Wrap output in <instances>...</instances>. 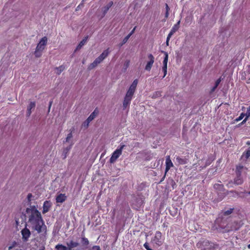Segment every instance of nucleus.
<instances>
[{
    "mask_svg": "<svg viewBox=\"0 0 250 250\" xmlns=\"http://www.w3.org/2000/svg\"><path fill=\"white\" fill-rule=\"evenodd\" d=\"M134 92L135 90L129 88L128 91L126 92L125 97L132 99Z\"/></svg>",
    "mask_w": 250,
    "mask_h": 250,
    "instance_id": "nucleus-19",
    "label": "nucleus"
},
{
    "mask_svg": "<svg viewBox=\"0 0 250 250\" xmlns=\"http://www.w3.org/2000/svg\"><path fill=\"white\" fill-rule=\"evenodd\" d=\"M247 144H248V145H250V142H247Z\"/></svg>",
    "mask_w": 250,
    "mask_h": 250,
    "instance_id": "nucleus-51",
    "label": "nucleus"
},
{
    "mask_svg": "<svg viewBox=\"0 0 250 250\" xmlns=\"http://www.w3.org/2000/svg\"><path fill=\"white\" fill-rule=\"evenodd\" d=\"M217 87V86H216L215 85H214L211 89V92H213L215 89Z\"/></svg>",
    "mask_w": 250,
    "mask_h": 250,
    "instance_id": "nucleus-42",
    "label": "nucleus"
},
{
    "mask_svg": "<svg viewBox=\"0 0 250 250\" xmlns=\"http://www.w3.org/2000/svg\"><path fill=\"white\" fill-rule=\"evenodd\" d=\"M144 246L147 250H152L151 249L149 248L148 244L147 243H145Z\"/></svg>",
    "mask_w": 250,
    "mask_h": 250,
    "instance_id": "nucleus-37",
    "label": "nucleus"
},
{
    "mask_svg": "<svg viewBox=\"0 0 250 250\" xmlns=\"http://www.w3.org/2000/svg\"><path fill=\"white\" fill-rule=\"evenodd\" d=\"M129 61H126L125 62V66L126 67H127L129 65Z\"/></svg>",
    "mask_w": 250,
    "mask_h": 250,
    "instance_id": "nucleus-41",
    "label": "nucleus"
},
{
    "mask_svg": "<svg viewBox=\"0 0 250 250\" xmlns=\"http://www.w3.org/2000/svg\"><path fill=\"white\" fill-rule=\"evenodd\" d=\"M164 54L165 57L163 62V66L162 67V71L164 72V76L163 78H164L167 74V65L168 62V54L166 52H164Z\"/></svg>",
    "mask_w": 250,
    "mask_h": 250,
    "instance_id": "nucleus-7",
    "label": "nucleus"
},
{
    "mask_svg": "<svg viewBox=\"0 0 250 250\" xmlns=\"http://www.w3.org/2000/svg\"><path fill=\"white\" fill-rule=\"evenodd\" d=\"M248 248L249 249H250V244L248 245Z\"/></svg>",
    "mask_w": 250,
    "mask_h": 250,
    "instance_id": "nucleus-50",
    "label": "nucleus"
},
{
    "mask_svg": "<svg viewBox=\"0 0 250 250\" xmlns=\"http://www.w3.org/2000/svg\"><path fill=\"white\" fill-rule=\"evenodd\" d=\"M109 53V48L104 50L103 52L98 57V58L103 62L108 55Z\"/></svg>",
    "mask_w": 250,
    "mask_h": 250,
    "instance_id": "nucleus-15",
    "label": "nucleus"
},
{
    "mask_svg": "<svg viewBox=\"0 0 250 250\" xmlns=\"http://www.w3.org/2000/svg\"><path fill=\"white\" fill-rule=\"evenodd\" d=\"M73 145V143H71L70 146L68 147H67L64 149L63 153H64V158H65L67 155V152L70 150L71 148V146Z\"/></svg>",
    "mask_w": 250,
    "mask_h": 250,
    "instance_id": "nucleus-26",
    "label": "nucleus"
},
{
    "mask_svg": "<svg viewBox=\"0 0 250 250\" xmlns=\"http://www.w3.org/2000/svg\"><path fill=\"white\" fill-rule=\"evenodd\" d=\"M72 132L69 133L66 138L65 142L67 143H69L70 140L72 138Z\"/></svg>",
    "mask_w": 250,
    "mask_h": 250,
    "instance_id": "nucleus-31",
    "label": "nucleus"
},
{
    "mask_svg": "<svg viewBox=\"0 0 250 250\" xmlns=\"http://www.w3.org/2000/svg\"><path fill=\"white\" fill-rule=\"evenodd\" d=\"M83 244L86 245H88L89 243L88 239L85 238H83Z\"/></svg>",
    "mask_w": 250,
    "mask_h": 250,
    "instance_id": "nucleus-35",
    "label": "nucleus"
},
{
    "mask_svg": "<svg viewBox=\"0 0 250 250\" xmlns=\"http://www.w3.org/2000/svg\"><path fill=\"white\" fill-rule=\"evenodd\" d=\"M249 80L250 81V79H249Z\"/></svg>",
    "mask_w": 250,
    "mask_h": 250,
    "instance_id": "nucleus-55",
    "label": "nucleus"
},
{
    "mask_svg": "<svg viewBox=\"0 0 250 250\" xmlns=\"http://www.w3.org/2000/svg\"><path fill=\"white\" fill-rule=\"evenodd\" d=\"M66 199V196L65 194L60 193L58 194L56 198V202L58 203H62Z\"/></svg>",
    "mask_w": 250,
    "mask_h": 250,
    "instance_id": "nucleus-13",
    "label": "nucleus"
},
{
    "mask_svg": "<svg viewBox=\"0 0 250 250\" xmlns=\"http://www.w3.org/2000/svg\"><path fill=\"white\" fill-rule=\"evenodd\" d=\"M232 212V209H229L226 211L224 212V214L225 215H228L230 214H231Z\"/></svg>",
    "mask_w": 250,
    "mask_h": 250,
    "instance_id": "nucleus-34",
    "label": "nucleus"
},
{
    "mask_svg": "<svg viewBox=\"0 0 250 250\" xmlns=\"http://www.w3.org/2000/svg\"><path fill=\"white\" fill-rule=\"evenodd\" d=\"M176 160L178 165H184L187 163V161L185 159H183L179 156L176 158Z\"/></svg>",
    "mask_w": 250,
    "mask_h": 250,
    "instance_id": "nucleus-21",
    "label": "nucleus"
},
{
    "mask_svg": "<svg viewBox=\"0 0 250 250\" xmlns=\"http://www.w3.org/2000/svg\"><path fill=\"white\" fill-rule=\"evenodd\" d=\"M136 27H135L133 29V30L130 32V33L123 39L122 43H121V44L120 45V46H122L125 43L127 42L130 37L134 33L136 29Z\"/></svg>",
    "mask_w": 250,
    "mask_h": 250,
    "instance_id": "nucleus-17",
    "label": "nucleus"
},
{
    "mask_svg": "<svg viewBox=\"0 0 250 250\" xmlns=\"http://www.w3.org/2000/svg\"><path fill=\"white\" fill-rule=\"evenodd\" d=\"M131 99L125 97L123 102V107L125 108H126L130 104Z\"/></svg>",
    "mask_w": 250,
    "mask_h": 250,
    "instance_id": "nucleus-22",
    "label": "nucleus"
},
{
    "mask_svg": "<svg viewBox=\"0 0 250 250\" xmlns=\"http://www.w3.org/2000/svg\"><path fill=\"white\" fill-rule=\"evenodd\" d=\"M250 117V106L249 107V108L247 110V113H246V118L243 121L242 123H245L246 121L248 120V118Z\"/></svg>",
    "mask_w": 250,
    "mask_h": 250,
    "instance_id": "nucleus-29",
    "label": "nucleus"
},
{
    "mask_svg": "<svg viewBox=\"0 0 250 250\" xmlns=\"http://www.w3.org/2000/svg\"><path fill=\"white\" fill-rule=\"evenodd\" d=\"M36 106L35 102H30L27 108L26 116L29 117L32 113V109H34Z\"/></svg>",
    "mask_w": 250,
    "mask_h": 250,
    "instance_id": "nucleus-10",
    "label": "nucleus"
},
{
    "mask_svg": "<svg viewBox=\"0 0 250 250\" xmlns=\"http://www.w3.org/2000/svg\"><path fill=\"white\" fill-rule=\"evenodd\" d=\"M102 62V61L98 57L94 60V61L92 63H90L88 65L87 67L88 70H91L94 69Z\"/></svg>",
    "mask_w": 250,
    "mask_h": 250,
    "instance_id": "nucleus-9",
    "label": "nucleus"
},
{
    "mask_svg": "<svg viewBox=\"0 0 250 250\" xmlns=\"http://www.w3.org/2000/svg\"><path fill=\"white\" fill-rule=\"evenodd\" d=\"M137 83H138V80H135L133 82V83L131 84V85H130L129 88H130L131 89H133V90L135 91V89H136Z\"/></svg>",
    "mask_w": 250,
    "mask_h": 250,
    "instance_id": "nucleus-27",
    "label": "nucleus"
},
{
    "mask_svg": "<svg viewBox=\"0 0 250 250\" xmlns=\"http://www.w3.org/2000/svg\"><path fill=\"white\" fill-rule=\"evenodd\" d=\"M248 193L250 194V191L248 192Z\"/></svg>",
    "mask_w": 250,
    "mask_h": 250,
    "instance_id": "nucleus-54",
    "label": "nucleus"
},
{
    "mask_svg": "<svg viewBox=\"0 0 250 250\" xmlns=\"http://www.w3.org/2000/svg\"><path fill=\"white\" fill-rule=\"evenodd\" d=\"M168 42H169V40H167V45L168 44Z\"/></svg>",
    "mask_w": 250,
    "mask_h": 250,
    "instance_id": "nucleus-49",
    "label": "nucleus"
},
{
    "mask_svg": "<svg viewBox=\"0 0 250 250\" xmlns=\"http://www.w3.org/2000/svg\"><path fill=\"white\" fill-rule=\"evenodd\" d=\"M166 11H169V8L167 4H166Z\"/></svg>",
    "mask_w": 250,
    "mask_h": 250,
    "instance_id": "nucleus-43",
    "label": "nucleus"
},
{
    "mask_svg": "<svg viewBox=\"0 0 250 250\" xmlns=\"http://www.w3.org/2000/svg\"><path fill=\"white\" fill-rule=\"evenodd\" d=\"M47 43V38L44 37L40 40L36 48L34 54L36 57L39 58L42 55V52L44 49Z\"/></svg>",
    "mask_w": 250,
    "mask_h": 250,
    "instance_id": "nucleus-2",
    "label": "nucleus"
},
{
    "mask_svg": "<svg viewBox=\"0 0 250 250\" xmlns=\"http://www.w3.org/2000/svg\"><path fill=\"white\" fill-rule=\"evenodd\" d=\"M19 244L16 241L12 242L11 244H9L8 246V250H12L13 249H17V247H18Z\"/></svg>",
    "mask_w": 250,
    "mask_h": 250,
    "instance_id": "nucleus-20",
    "label": "nucleus"
},
{
    "mask_svg": "<svg viewBox=\"0 0 250 250\" xmlns=\"http://www.w3.org/2000/svg\"><path fill=\"white\" fill-rule=\"evenodd\" d=\"M164 239L162 237V233L160 231L156 232L154 237L152 239L151 242L156 246H160L162 245Z\"/></svg>",
    "mask_w": 250,
    "mask_h": 250,
    "instance_id": "nucleus-5",
    "label": "nucleus"
},
{
    "mask_svg": "<svg viewBox=\"0 0 250 250\" xmlns=\"http://www.w3.org/2000/svg\"><path fill=\"white\" fill-rule=\"evenodd\" d=\"M93 116H89L85 122L83 124L82 126L85 128L89 126V123L93 120Z\"/></svg>",
    "mask_w": 250,
    "mask_h": 250,
    "instance_id": "nucleus-16",
    "label": "nucleus"
},
{
    "mask_svg": "<svg viewBox=\"0 0 250 250\" xmlns=\"http://www.w3.org/2000/svg\"><path fill=\"white\" fill-rule=\"evenodd\" d=\"M245 116H246V114L244 113H242L240 116L236 119V121L237 122H238L239 121H241Z\"/></svg>",
    "mask_w": 250,
    "mask_h": 250,
    "instance_id": "nucleus-33",
    "label": "nucleus"
},
{
    "mask_svg": "<svg viewBox=\"0 0 250 250\" xmlns=\"http://www.w3.org/2000/svg\"><path fill=\"white\" fill-rule=\"evenodd\" d=\"M113 2L110 1L108 2L104 7L103 8V12L104 14H105L107 11L109 10V9L113 5Z\"/></svg>",
    "mask_w": 250,
    "mask_h": 250,
    "instance_id": "nucleus-18",
    "label": "nucleus"
},
{
    "mask_svg": "<svg viewBox=\"0 0 250 250\" xmlns=\"http://www.w3.org/2000/svg\"><path fill=\"white\" fill-rule=\"evenodd\" d=\"M168 15H169L168 11H166V14H165V17L167 18L168 17Z\"/></svg>",
    "mask_w": 250,
    "mask_h": 250,
    "instance_id": "nucleus-44",
    "label": "nucleus"
},
{
    "mask_svg": "<svg viewBox=\"0 0 250 250\" xmlns=\"http://www.w3.org/2000/svg\"><path fill=\"white\" fill-rule=\"evenodd\" d=\"M249 80L250 81V79H249Z\"/></svg>",
    "mask_w": 250,
    "mask_h": 250,
    "instance_id": "nucleus-56",
    "label": "nucleus"
},
{
    "mask_svg": "<svg viewBox=\"0 0 250 250\" xmlns=\"http://www.w3.org/2000/svg\"><path fill=\"white\" fill-rule=\"evenodd\" d=\"M86 42V39H83L78 44L77 47V49H80L81 47L84 45Z\"/></svg>",
    "mask_w": 250,
    "mask_h": 250,
    "instance_id": "nucleus-28",
    "label": "nucleus"
},
{
    "mask_svg": "<svg viewBox=\"0 0 250 250\" xmlns=\"http://www.w3.org/2000/svg\"><path fill=\"white\" fill-rule=\"evenodd\" d=\"M19 248H20V247L18 245V247H17V249H13L12 250H19Z\"/></svg>",
    "mask_w": 250,
    "mask_h": 250,
    "instance_id": "nucleus-47",
    "label": "nucleus"
},
{
    "mask_svg": "<svg viewBox=\"0 0 250 250\" xmlns=\"http://www.w3.org/2000/svg\"><path fill=\"white\" fill-rule=\"evenodd\" d=\"M51 104V103H50L49 108L50 107Z\"/></svg>",
    "mask_w": 250,
    "mask_h": 250,
    "instance_id": "nucleus-53",
    "label": "nucleus"
},
{
    "mask_svg": "<svg viewBox=\"0 0 250 250\" xmlns=\"http://www.w3.org/2000/svg\"><path fill=\"white\" fill-rule=\"evenodd\" d=\"M161 92L160 91H157L155 93L153 94L152 97L153 98H156L161 96Z\"/></svg>",
    "mask_w": 250,
    "mask_h": 250,
    "instance_id": "nucleus-32",
    "label": "nucleus"
},
{
    "mask_svg": "<svg viewBox=\"0 0 250 250\" xmlns=\"http://www.w3.org/2000/svg\"><path fill=\"white\" fill-rule=\"evenodd\" d=\"M173 35V33L172 32L170 31L169 33L168 34L167 37V40H169L171 37Z\"/></svg>",
    "mask_w": 250,
    "mask_h": 250,
    "instance_id": "nucleus-38",
    "label": "nucleus"
},
{
    "mask_svg": "<svg viewBox=\"0 0 250 250\" xmlns=\"http://www.w3.org/2000/svg\"><path fill=\"white\" fill-rule=\"evenodd\" d=\"M247 169L240 165L236 167V177L234 179V183L236 185H241L243 183V180L241 177L242 174H245Z\"/></svg>",
    "mask_w": 250,
    "mask_h": 250,
    "instance_id": "nucleus-3",
    "label": "nucleus"
},
{
    "mask_svg": "<svg viewBox=\"0 0 250 250\" xmlns=\"http://www.w3.org/2000/svg\"><path fill=\"white\" fill-rule=\"evenodd\" d=\"M22 238L24 241H27L31 235L30 231L29 229L25 228L21 231Z\"/></svg>",
    "mask_w": 250,
    "mask_h": 250,
    "instance_id": "nucleus-8",
    "label": "nucleus"
},
{
    "mask_svg": "<svg viewBox=\"0 0 250 250\" xmlns=\"http://www.w3.org/2000/svg\"><path fill=\"white\" fill-rule=\"evenodd\" d=\"M98 114V112H96V110H94L90 116H93V119H94Z\"/></svg>",
    "mask_w": 250,
    "mask_h": 250,
    "instance_id": "nucleus-36",
    "label": "nucleus"
},
{
    "mask_svg": "<svg viewBox=\"0 0 250 250\" xmlns=\"http://www.w3.org/2000/svg\"><path fill=\"white\" fill-rule=\"evenodd\" d=\"M56 249L61 250H69V248L62 246V245H57L56 246Z\"/></svg>",
    "mask_w": 250,
    "mask_h": 250,
    "instance_id": "nucleus-25",
    "label": "nucleus"
},
{
    "mask_svg": "<svg viewBox=\"0 0 250 250\" xmlns=\"http://www.w3.org/2000/svg\"><path fill=\"white\" fill-rule=\"evenodd\" d=\"M147 58L148 61L145 66V70L146 71H150L154 62V57L152 54H149L148 55Z\"/></svg>",
    "mask_w": 250,
    "mask_h": 250,
    "instance_id": "nucleus-6",
    "label": "nucleus"
},
{
    "mask_svg": "<svg viewBox=\"0 0 250 250\" xmlns=\"http://www.w3.org/2000/svg\"><path fill=\"white\" fill-rule=\"evenodd\" d=\"M180 23V21H179L176 24L174 25V26L172 27V29H171L170 31L172 32V33L173 34L175 32H176L179 28Z\"/></svg>",
    "mask_w": 250,
    "mask_h": 250,
    "instance_id": "nucleus-23",
    "label": "nucleus"
},
{
    "mask_svg": "<svg viewBox=\"0 0 250 250\" xmlns=\"http://www.w3.org/2000/svg\"><path fill=\"white\" fill-rule=\"evenodd\" d=\"M125 145H121L120 147L116 149L112 153V156L110 159V162L111 163H114L116 160L122 154V150L125 147Z\"/></svg>",
    "mask_w": 250,
    "mask_h": 250,
    "instance_id": "nucleus-4",
    "label": "nucleus"
},
{
    "mask_svg": "<svg viewBox=\"0 0 250 250\" xmlns=\"http://www.w3.org/2000/svg\"><path fill=\"white\" fill-rule=\"evenodd\" d=\"M26 212L28 214V223L31 229L39 234V237L36 238L37 241L44 243L46 240L47 227L40 212L35 206H31L26 209Z\"/></svg>",
    "mask_w": 250,
    "mask_h": 250,
    "instance_id": "nucleus-1",
    "label": "nucleus"
},
{
    "mask_svg": "<svg viewBox=\"0 0 250 250\" xmlns=\"http://www.w3.org/2000/svg\"><path fill=\"white\" fill-rule=\"evenodd\" d=\"M229 229H228V230H227V229H226V230H225V231H229Z\"/></svg>",
    "mask_w": 250,
    "mask_h": 250,
    "instance_id": "nucleus-52",
    "label": "nucleus"
},
{
    "mask_svg": "<svg viewBox=\"0 0 250 250\" xmlns=\"http://www.w3.org/2000/svg\"><path fill=\"white\" fill-rule=\"evenodd\" d=\"M250 156V147L249 148L248 150L246 151V153H244L242 156V159H247Z\"/></svg>",
    "mask_w": 250,
    "mask_h": 250,
    "instance_id": "nucleus-24",
    "label": "nucleus"
},
{
    "mask_svg": "<svg viewBox=\"0 0 250 250\" xmlns=\"http://www.w3.org/2000/svg\"><path fill=\"white\" fill-rule=\"evenodd\" d=\"M82 5V4H80L78 6H77V8H76V10H78L80 8V7Z\"/></svg>",
    "mask_w": 250,
    "mask_h": 250,
    "instance_id": "nucleus-46",
    "label": "nucleus"
},
{
    "mask_svg": "<svg viewBox=\"0 0 250 250\" xmlns=\"http://www.w3.org/2000/svg\"><path fill=\"white\" fill-rule=\"evenodd\" d=\"M44 250V247H42V249H41L40 250Z\"/></svg>",
    "mask_w": 250,
    "mask_h": 250,
    "instance_id": "nucleus-48",
    "label": "nucleus"
},
{
    "mask_svg": "<svg viewBox=\"0 0 250 250\" xmlns=\"http://www.w3.org/2000/svg\"><path fill=\"white\" fill-rule=\"evenodd\" d=\"M92 250H101V249L99 246H95L93 247Z\"/></svg>",
    "mask_w": 250,
    "mask_h": 250,
    "instance_id": "nucleus-40",
    "label": "nucleus"
},
{
    "mask_svg": "<svg viewBox=\"0 0 250 250\" xmlns=\"http://www.w3.org/2000/svg\"><path fill=\"white\" fill-rule=\"evenodd\" d=\"M238 228H239V227H233V228H232V229H231V230H233V229L236 230V229H237Z\"/></svg>",
    "mask_w": 250,
    "mask_h": 250,
    "instance_id": "nucleus-45",
    "label": "nucleus"
},
{
    "mask_svg": "<svg viewBox=\"0 0 250 250\" xmlns=\"http://www.w3.org/2000/svg\"><path fill=\"white\" fill-rule=\"evenodd\" d=\"M79 243L77 242L70 241L67 243V246L69 248V250H75L74 249L79 246Z\"/></svg>",
    "mask_w": 250,
    "mask_h": 250,
    "instance_id": "nucleus-14",
    "label": "nucleus"
},
{
    "mask_svg": "<svg viewBox=\"0 0 250 250\" xmlns=\"http://www.w3.org/2000/svg\"><path fill=\"white\" fill-rule=\"evenodd\" d=\"M51 205H52V204L50 201H45L44 202L43 205L42 213L43 214H44V213H46V212H47L49 211L50 208H51Z\"/></svg>",
    "mask_w": 250,
    "mask_h": 250,
    "instance_id": "nucleus-12",
    "label": "nucleus"
},
{
    "mask_svg": "<svg viewBox=\"0 0 250 250\" xmlns=\"http://www.w3.org/2000/svg\"><path fill=\"white\" fill-rule=\"evenodd\" d=\"M64 67L62 66H61L58 68H56V73L58 74H60L63 70H64Z\"/></svg>",
    "mask_w": 250,
    "mask_h": 250,
    "instance_id": "nucleus-30",
    "label": "nucleus"
},
{
    "mask_svg": "<svg viewBox=\"0 0 250 250\" xmlns=\"http://www.w3.org/2000/svg\"><path fill=\"white\" fill-rule=\"evenodd\" d=\"M166 172H167L169 169L173 166V163L171 162L170 156H167L166 160Z\"/></svg>",
    "mask_w": 250,
    "mask_h": 250,
    "instance_id": "nucleus-11",
    "label": "nucleus"
},
{
    "mask_svg": "<svg viewBox=\"0 0 250 250\" xmlns=\"http://www.w3.org/2000/svg\"><path fill=\"white\" fill-rule=\"evenodd\" d=\"M221 79L219 78L218 79L216 82H215V85L216 86H218V85L221 82Z\"/></svg>",
    "mask_w": 250,
    "mask_h": 250,
    "instance_id": "nucleus-39",
    "label": "nucleus"
}]
</instances>
